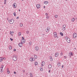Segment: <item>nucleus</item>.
I'll return each mask as SVG.
<instances>
[{
	"label": "nucleus",
	"mask_w": 77,
	"mask_h": 77,
	"mask_svg": "<svg viewBox=\"0 0 77 77\" xmlns=\"http://www.w3.org/2000/svg\"><path fill=\"white\" fill-rule=\"evenodd\" d=\"M14 32L13 31V32H12V31L10 32V34L12 36H13V35H14Z\"/></svg>",
	"instance_id": "15"
},
{
	"label": "nucleus",
	"mask_w": 77,
	"mask_h": 77,
	"mask_svg": "<svg viewBox=\"0 0 77 77\" xmlns=\"http://www.w3.org/2000/svg\"><path fill=\"white\" fill-rule=\"evenodd\" d=\"M60 63L59 62L58 63H57V66H58L59 67V66H60Z\"/></svg>",
	"instance_id": "21"
},
{
	"label": "nucleus",
	"mask_w": 77,
	"mask_h": 77,
	"mask_svg": "<svg viewBox=\"0 0 77 77\" xmlns=\"http://www.w3.org/2000/svg\"><path fill=\"white\" fill-rule=\"evenodd\" d=\"M3 60H6V58L5 57H0V62H2Z\"/></svg>",
	"instance_id": "4"
},
{
	"label": "nucleus",
	"mask_w": 77,
	"mask_h": 77,
	"mask_svg": "<svg viewBox=\"0 0 77 77\" xmlns=\"http://www.w3.org/2000/svg\"><path fill=\"white\" fill-rule=\"evenodd\" d=\"M25 72V70H23V72Z\"/></svg>",
	"instance_id": "48"
},
{
	"label": "nucleus",
	"mask_w": 77,
	"mask_h": 77,
	"mask_svg": "<svg viewBox=\"0 0 77 77\" xmlns=\"http://www.w3.org/2000/svg\"><path fill=\"white\" fill-rule=\"evenodd\" d=\"M13 7L14 8H17V4L14 3L13 5Z\"/></svg>",
	"instance_id": "14"
},
{
	"label": "nucleus",
	"mask_w": 77,
	"mask_h": 77,
	"mask_svg": "<svg viewBox=\"0 0 77 77\" xmlns=\"http://www.w3.org/2000/svg\"><path fill=\"white\" fill-rule=\"evenodd\" d=\"M4 67V66H3V65H2L1 66V68H3Z\"/></svg>",
	"instance_id": "39"
},
{
	"label": "nucleus",
	"mask_w": 77,
	"mask_h": 77,
	"mask_svg": "<svg viewBox=\"0 0 77 77\" xmlns=\"http://www.w3.org/2000/svg\"><path fill=\"white\" fill-rule=\"evenodd\" d=\"M4 4H5V5H6V0H5Z\"/></svg>",
	"instance_id": "37"
},
{
	"label": "nucleus",
	"mask_w": 77,
	"mask_h": 77,
	"mask_svg": "<svg viewBox=\"0 0 77 77\" xmlns=\"http://www.w3.org/2000/svg\"><path fill=\"white\" fill-rule=\"evenodd\" d=\"M77 37V34L75 33H74L73 34V37L74 38H75Z\"/></svg>",
	"instance_id": "6"
},
{
	"label": "nucleus",
	"mask_w": 77,
	"mask_h": 77,
	"mask_svg": "<svg viewBox=\"0 0 77 77\" xmlns=\"http://www.w3.org/2000/svg\"><path fill=\"white\" fill-rule=\"evenodd\" d=\"M60 56H62L63 55V52L61 53L60 54Z\"/></svg>",
	"instance_id": "40"
},
{
	"label": "nucleus",
	"mask_w": 77,
	"mask_h": 77,
	"mask_svg": "<svg viewBox=\"0 0 77 77\" xmlns=\"http://www.w3.org/2000/svg\"><path fill=\"white\" fill-rule=\"evenodd\" d=\"M55 18H57V15H56L55 16Z\"/></svg>",
	"instance_id": "41"
},
{
	"label": "nucleus",
	"mask_w": 77,
	"mask_h": 77,
	"mask_svg": "<svg viewBox=\"0 0 77 77\" xmlns=\"http://www.w3.org/2000/svg\"><path fill=\"white\" fill-rule=\"evenodd\" d=\"M49 58L50 59L51 61H53V58H52V57H51V56H50Z\"/></svg>",
	"instance_id": "18"
},
{
	"label": "nucleus",
	"mask_w": 77,
	"mask_h": 77,
	"mask_svg": "<svg viewBox=\"0 0 77 77\" xmlns=\"http://www.w3.org/2000/svg\"><path fill=\"white\" fill-rule=\"evenodd\" d=\"M23 0H22V1H23Z\"/></svg>",
	"instance_id": "58"
},
{
	"label": "nucleus",
	"mask_w": 77,
	"mask_h": 77,
	"mask_svg": "<svg viewBox=\"0 0 77 77\" xmlns=\"http://www.w3.org/2000/svg\"><path fill=\"white\" fill-rule=\"evenodd\" d=\"M50 71H51L50 70H49L48 72H50Z\"/></svg>",
	"instance_id": "53"
},
{
	"label": "nucleus",
	"mask_w": 77,
	"mask_h": 77,
	"mask_svg": "<svg viewBox=\"0 0 77 77\" xmlns=\"http://www.w3.org/2000/svg\"><path fill=\"white\" fill-rule=\"evenodd\" d=\"M35 49L36 51H38L39 50V47L38 46H36L35 47Z\"/></svg>",
	"instance_id": "12"
},
{
	"label": "nucleus",
	"mask_w": 77,
	"mask_h": 77,
	"mask_svg": "<svg viewBox=\"0 0 77 77\" xmlns=\"http://www.w3.org/2000/svg\"><path fill=\"white\" fill-rule=\"evenodd\" d=\"M44 3L45 5H47V4H48V2L47 1H45L44 2Z\"/></svg>",
	"instance_id": "25"
},
{
	"label": "nucleus",
	"mask_w": 77,
	"mask_h": 77,
	"mask_svg": "<svg viewBox=\"0 0 77 77\" xmlns=\"http://www.w3.org/2000/svg\"><path fill=\"white\" fill-rule=\"evenodd\" d=\"M40 69L41 71H43V68L42 67H40Z\"/></svg>",
	"instance_id": "27"
},
{
	"label": "nucleus",
	"mask_w": 77,
	"mask_h": 77,
	"mask_svg": "<svg viewBox=\"0 0 77 77\" xmlns=\"http://www.w3.org/2000/svg\"><path fill=\"white\" fill-rule=\"evenodd\" d=\"M60 34L62 36H63V34L62 32H60Z\"/></svg>",
	"instance_id": "34"
},
{
	"label": "nucleus",
	"mask_w": 77,
	"mask_h": 77,
	"mask_svg": "<svg viewBox=\"0 0 77 77\" xmlns=\"http://www.w3.org/2000/svg\"><path fill=\"white\" fill-rule=\"evenodd\" d=\"M64 57L65 59H66V56H64Z\"/></svg>",
	"instance_id": "46"
},
{
	"label": "nucleus",
	"mask_w": 77,
	"mask_h": 77,
	"mask_svg": "<svg viewBox=\"0 0 77 77\" xmlns=\"http://www.w3.org/2000/svg\"><path fill=\"white\" fill-rule=\"evenodd\" d=\"M7 70H9V69L7 68Z\"/></svg>",
	"instance_id": "56"
},
{
	"label": "nucleus",
	"mask_w": 77,
	"mask_h": 77,
	"mask_svg": "<svg viewBox=\"0 0 77 77\" xmlns=\"http://www.w3.org/2000/svg\"><path fill=\"white\" fill-rule=\"evenodd\" d=\"M18 35H19V36H21V33L20 32H18Z\"/></svg>",
	"instance_id": "32"
},
{
	"label": "nucleus",
	"mask_w": 77,
	"mask_h": 77,
	"mask_svg": "<svg viewBox=\"0 0 77 77\" xmlns=\"http://www.w3.org/2000/svg\"><path fill=\"white\" fill-rule=\"evenodd\" d=\"M75 21V18H73L72 19V21L74 22V21Z\"/></svg>",
	"instance_id": "31"
},
{
	"label": "nucleus",
	"mask_w": 77,
	"mask_h": 77,
	"mask_svg": "<svg viewBox=\"0 0 77 77\" xmlns=\"http://www.w3.org/2000/svg\"><path fill=\"white\" fill-rule=\"evenodd\" d=\"M59 56V53L58 52H56L55 54V57H57Z\"/></svg>",
	"instance_id": "13"
},
{
	"label": "nucleus",
	"mask_w": 77,
	"mask_h": 77,
	"mask_svg": "<svg viewBox=\"0 0 77 77\" xmlns=\"http://www.w3.org/2000/svg\"><path fill=\"white\" fill-rule=\"evenodd\" d=\"M23 24L22 23H20V27H23Z\"/></svg>",
	"instance_id": "29"
},
{
	"label": "nucleus",
	"mask_w": 77,
	"mask_h": 77,
	"mask_svg": "<svg viewBox=\"0 0 77 77\" xmlns=\"http://www.w3.org/2000/svg\"><path fill=\"white\" fill-rule=\"evenodd\" d=\"M45 64V62L44 61H42V66H44Z\"/></svg>",
	"instance_id": "24"
},
{
	"label": "nucleus",
	"mask_w": 77,
	"mask_h": 77,
	"mask_svg": "<svg viewBox=\"0 0 77 77\" xmlns=\"http://www.w3.org/2000/svg\"><path fill=\"white\" fill-rule=\"evenodd\" d=\"M13 60L14 61H16L17 60V57L14 55L13 56Z\"/></svg>",
	"instance_id": "1"
},
{
	"label": "nucleus",
	"mask_w": 77,
	"mask_h": 77,
	"mask_svg": "<svg viewBox=\"0 0 77 77\" xmlns=\"http://www.w3.org/2000/svg\"><path fill=\"white\" fill-rule=\"evenodd\" d=\"M7 73L8 74H10V71H9V70H7Z\"/></svg>",
	"instance_id": "36"
},
{
	"label": "nucleus",
	"mask_w": 77,
	"mask_h": 77,
	"mask_svg": "<svg viewBox=\"0 0 77 77\" xmlns=\"http://www.w3.org/2000/svg\"><path fill=\"white\" fill-rule=\"evenodd\" d=\"M62 27L63 28H65L66 27V25L64 24L63 25Z\"/></svg>",
	"instance_id": "30"
},
{
	"label": "nucleus",
	"mask_w": 77,
	"mask_h": 77,
	"mask_svg": "<svg viewBox=\"0 0 77 77\" xmlns=\"http://www.w3.org/2000/svg\"><path fill=\"white\" fill-rule=\"evenodd\" d=\"M23 44L22 43H20L18 45L20 47H22L23 46Z\"/></svg>",
	"instance_id": "11"
},
{
	"label": "nucleus",
	"mask_w": 77,
	"mask_h": 77,
	"mask_svg": "<svg viewBox=\"0 0 77 77\" xmlns=\"http://www.w3.org/2000/svg\"><path fill=\"white\" fill-rule=\"evenodd\" d=\"M51 55H52V56H53V55H54V53L52 54Z\"/></svg>",
	"instance_id": "49"
},
{
	"label": "nucleus",
	"mask_w": 77,
	"mask_h": 77,
	"mask_svg": "<svg viewBox=\"0 0 77 77\" xmlns=\"http://www.w3.org/2000/svg\"><path fill=\"white\" fill-rule=\"evenodd\" d=\"M8 21L9 22L10 24H13V23L14 22V19H11V20H8Z\"/></svg>",
	"instance_id": "3"
},
{
	"label": "nucleus",
	"mask_w": 77,
	"mask_h": 77,
	"mask_svg": "<svg viewBox=\"0 0 77 77\" xmlns=\"http://www.w3.org/2000/svg\"><path fill=\"white\" fill-rule=\"evenodd\" d=\"M29 60L31 61V62H33V61H35V59L32 57H31L30 58Z\"/></svg>",
	"instance_id": "10"
},
{
	"label": "nucleus",
	"mask_w": 77,
	"mask_h": 77,
	"mask_svg": "<svg viewBox=\"0 0 77 77\" xmlns=\"http://www.w3.org/2000/svg\"><path fill=\"white\" fill-rule=\"evenodd\" d=\"M34 56L35 59H36L38 58V57L36 55H34Z\"/></svg>",
	"instance_id": "23"
},
{
	"label": "nucleus",
	"mask_w": 77,
	"mask_h": 77,
	"mask_svg": "<svg viewBox=\"0 0 77 77\" xmlns=\"http://www.w3.org/2000/svg\"><path fill=\"white\" fill-rule=\"evenodd\" d=\"M29 75H30L31 77H33V75H32V74L31 73H30V74H29Z\"/></svg>",
	"instance_id": "33"
},
{
	"label": "nucleus",
	"mask_w": 77,
	"mask_h": 77,
	"mask_svg": "<svg viewBox=\"0 0 77 77\" xmlns=\"http://www.w3.org/2000/svg\"><path fill=\"white\" fill-rule=\"evenodd\" d=\"M29 44H30V45H31V44H32V42H29Z\"/></svg>",
	"instance_id": "45"
},
{
	"label": "nucleus",
	"mask_w": 77,
	"mask_h": 77,
	"mask_svg": "<svg viewBox=\"0 0 77 77\" xmlns=\"http://www.w3.org/2000/svg\"><path fill=\"white\" fill-rule=\"evenodd\" d=\"M14 51H16V49H14Z\"/></svg>",
	"instance_id": "47"
},
{
	"label": "nucleus",
	"mask_w": 77,
	"mask_h": 77,
	"mask_svg": "<svg viewBox=\"0 0 77 77\" xmlns=\"http://www.w3.org/2000/svg\"><path fill=\"white\" fill-rule=\"evenodd\" d=\"M54 35V36L55 38H57V32H54L53 33Z\"/></svg>",
	"instance_id": "9"
},
{
	"label": "nucleus",
	"mask_w": 77,
	"mask_h": 77,
	"mask_svg": "<svg viewBox=\"0 0 77 77\" xmlns=\"http://www.w3.org/2000/svg\"><path fill=\"white\" fill-rule=\"evenodd\" d=\"M50 27H47V28L46 29V32H48L49 31H50Z\"/></svg>",
	"instance_id": "8"
},
{
	"label": "nucleus",
	"mask_w": 77,
	"mask_h": 77,
	"mask_svg": "<svg viewBox=\"0 0 77 77\" xmlns=\"http://www.w3.org/2000/svg\"><path fill=\"white\" fill-rule=\"evenodd\" d=\"M10 39L11 40V41H13V39H12V38H10Z\"/></svg>",
	"instance_id": "43"
},
{
	"label": "nucleus",
	"mask_w": 77,
	"mask_h": 77,
	"mask_svg": "<svg viewBox=\"0 0 77 77\" xmlns=\"http://www.w3.org/2000/svg\"><path fill=\"white\" fill-rule=\"evenodd\" d=\"M51 67H52V66H51V64L49 65L48 66V68L49 69L51 68Z\"/></svg>",
	"instance_id": "19"
},
{
	"label": "nucleus",
	"mask_w": 77,
	"mask_h": 77,
	"mask_svg": "<svg viewBox=\"0 0 77 77\" xmlns=\"http://www.w3.org/2000/svg\"><path fill=\"white\" fill-rule=\"evenodd\" d=\"M21 41L22 44H24V43H25V42H26V40L24 39V37H22V39L21 40Z\"/></svg>",
	"instance_id": "2"
},
{
	"label": "nucleus",
	"mask_w": 77,
	"mask_h": 77,
	"mask_svg": "<svg viewBox=\"0 0 77 77\" xmlns=\"http://www.w3.org/2000/svg\"><path fill=\"white\" fill-rule=\"evenodd\" d=\"M46 19H49L50 18V17L48 16H47L46 17Z\"/></svg>",
	"instance_id": "35"
},
{
	"label": "nucleus",
	"mask_w": 77,
	"mask_h": 77,
	"mask_svg": "<svg viewBox=\"0 0 77 77\" xmlns=\"http://www.w3.org/2000/svg\"><path fill=\"white\" fill-rule=\"evenodd\" d=\"M8 48L9 50H12V47L11 45H9V46Z\"/></svg>",
	"instance_id": "22"
},
{
	"label": "nucleus",
	"mask_w": 77,
	"mask_h": 77,
	"mask_svg": "<svg viewBox=\"0 0 77 77\" xmlns=\"http://www.w3.org/2000/svg\"><path fill=\"white\" fill-rule=\"evenodd\" d=\"M26 33L27 34H29V31H27L26 32Z\"/></svg>",
	"instance_id": "38"
},
{
	"label": "nucleus",
	"mask_w": 77,
	"mask_h": 77,
	"mask_svg": "<svg viewBox=\"0 0 77 77\" xmlns=\"http://www.w3.org/2000/svg\"><path fill=\"white\" fill-rule=\"evenodd\" d=\"M16 72H14V73L16 74Z\"/></svg>",
	"instance_id": "51"
},
{
	"label": "nucleus",
	"mask_w": 77,
	"mask_h": 77,
	"mask_svg": "<svg viewBox=\"0 0 77 77\" xmlns=\"http://www.w3.org/2000/svg\"><path fill=\"white\" fill-rule=\"evenodd\" d=\"M74 55V53L72 52H69V56H72Z\"/></svg>",
	"instance_id": "7"
},
{
	"label": "nucleus",
	"mask_w": 77,
	"mask_h": 77,
	"mask_svg": "<svg viewBox=\"0 0 77 77\" xmlns=\"http://www.w3.org/2000/svg\"><path fill=\"white\" fill-rule=\"evenodd\" d=\"M36 8H37V9H39L41 8V5L39 4H37L36 5Z\"/></svg>",
	"instance_id": "5"
},
{
	"label": "nucleus",
	"mask_w": 77,
	"mask_h": 77,
	"mask_svg": "<svg viewBox=\"0 0 77 77\" xmlns=\"http://www.w3.org/2000/svg\"><path fill=\"white\" fill-rule=\"evenodd\" d=\"M38 65V63L36 61L35 62V66H36V65Z\"/></svg>",
	"instance_id": "20"
},
{
	"label": "nucleus",
	"mask_w": 77,
	"mask_h": 77,
	"mask_svg": "<svg viewBox=\"0 0 77 77\" xmlns=\"http://www.w3.org/2000/svg\"><path fill=\"white\" fill-rule=\"evenodd\" d=\"M66 41H67V42L68 43H69V42H71V40H70V39L69 38H68L67 40Z\"/></svg>",
	"instance_id": "16"
},
{
	"label": "nucleus",
	"mask_w": 77,
	"mask_h": 77,
	"mask_svg": "<svg viewBox=\"0 0 77 77\" xmlns=\"http://www.w3.org/2000/svg\"><path fill=\"white\" fill-rule=\"evenodd\" d=\"M45 15H46V16H48V13H46L45 14Z\"/></svg>",
	"instance_id": "44"
},
{
	"label": "nucleus",
	"mask_w": 77,
	"mask_h": 77,
	"mask_svg": "<svg viewBox=\"0 0 77 77\" xmlns=\"http://www.w3.org/2000/svg\"><path fill=\"white\" fill-rule=\"evenodd\" d=\"M69 38L67 36H66L65 37V39H66V40H67L68 39H69Z\"/></svg>",
	"instance_id": "26"
},
{
	"label": "nucleus",
	"mask_w": 77,
	"mask_h": 77,
	"mask_svg": "<svg viewBox=\"0 0 77 77\" xmlns=\"http://www.w3.org/2000/svg\"><path fill=\"white\" fill-rule=\"evenodd\" d=\"M3 71V69L2 68H0V72H2Z\"/></svg>",
	"instance_id": "17"
},
{
	"label": "nucleus",
	"mask_w": 77,
	"mask_h": 77,
	"mask_svg": "<svg viewBox=\"0 0 77 77\" xmlns=\"http://www.w3.org/2000/svg\"><path fill=\"white\" fill-rule=\"evenodd\" d=\"M68 0H66V1H67Z\"/></svg>",
	"instance_id": "57"
},
{
	"label": "nucleus",
	"mask_w": 77,
	"mask_h": 77,
	"mask_svg": "<svg viewBox=\"0 0 77 77\" xmlns=\"http://www.w3.org/2000/svg\"><path fill=\"white\" fill-rule=\"evenodd\" d=\"M19 18V17H17V19H18Z\"/></svg>",
	"instance_id": "52"
},
{
	"label": "nucleus",
	"mask_w": 77,
	"mask_h": 77,
	"mask_svg": "<svg viewBox=\"0 0 77 77\" xmlns=\"http://www.w3.org/2000/svg\"><path fill=\"white\" fill-rule=\"evenodd\" d=\"M44 8H45V6H44Z\"/></svg>",
	"instance_id": "54"
},
{
	"label": "nucleus",
	"mask_w": 77,
	"mask_h": 77,
	"mask_svg": "<svg viewBox=\"0 0 77 77\" xmlns=\"http://www.w3.org/2000/svg\"><path fill=\"white\" fill-rule=\"evenodd\" d=\"M63 66H63V65H62V68H63Z\"/></svg>",
	"instance_id": "50"
},
{
	"label": "nucleus",
	"mask_w": 77,
	"mask_h": 77,
	"mask_svg": "<svg viewBox=\"0 0 77 77\" xmlns=\"http://www.w3.org/2000/svg\"><path fill=\"white\" fill-rule=\"evenodd\" d=\"M19 11L20 12V9H19Z\"/></svg>",
	"instance_id": "55"
},
{
	"label": "nucleus",
	"mask_w": 77,
	"mask_h": 77,
	"mask_svg": "<svg viewBox=\"0 0 77 77\" xmlns=\"http://www.w3.org/2000/svg\"><path fill=\"white\" fill-rule=\"evenodd\" d=\"M65 30H66V28H63L62 27V30L63 31H65Z\"/></svg>",
	"instance_id": "28"
},
{
	"label": "nucleus",
	"mask_w": 77,
	"mask_h": 77,
	"mask_svg": "<svg viewBox=\"0 0 77 77\" xmlns=\"http://www.w3.org/2000/svg\"><path fill=\"white\" fill-rule=\"evenodd\" d=\"M14 16H16V13H14Z\"/></svg>",
	"instance_id": "42"
}]
</instances>
